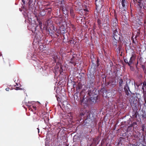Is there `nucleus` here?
Returning a JSON list of instances; mask_svg holds the SVG:
<instances>
[{
	"label": "nucleus",
	"instance_id": "1",
	"mask_svg": "<svg viewBox=\"0 0 146 146\" xmlns=\"http://www.w3.org/2000/svg\"><path fill=\"white\" fill-rule=\"evenodd\" d=\"M55 2L56 3H58L60 2L61 6L60 10H62L64 14L66 15L68 13V11L66 8V5L64 4L63 0H56Z\"/></svg>",
	"mask_w": 146,
	"mask_h": 146
},
{
	"label": "nucleus",
	"instance_id": "2",
	"mask_svg": "<svg viewBox=\"0 0 146 146\" xmlns=\"http://www.w3.org/2000/svg\"><path fill=\"white\" fill-rule=\"evenodd\" d=\"M113 34L111 36L112 39H114L116 40H119L120 35L119 34L118 30L119 31V27L112 28Z\"/></svg>",
	"mask_w": 146,
	"mask_h": 146
},
{
	"label": "nucleus",
	"instance_id": "3",
	"mask_svg": "<svg viewBox=\"0 0 146 146\" xmlns=\"http://www.w3.org/2000/svg\"><path fill=\"white\" fill-rule=\"evenodd\" d=\"M112 42L113 46L115 48H117L116 50L117 51L119 52L122 47V44L121 41H119V40H116L114 39Z\"/></svg>",
	"mask_w": 146,
	"mask_h": 146
},
{
	"label": "nucleus",
	"instance_id": "4",
	"mask_svg": "<svg viewBox=\"0 0 146 146\" xmlns=\"http://www.w3.org/2000/svg\"><path fill=\"white\" fill-rule=\"evenodd\" d=\"M88 78L89 79V83L91 87H94V86L95 83V77L94 74L88 73L87 75Z\"/></svg>",
	"mask_w": 146,
	"mask_h": 146
},
{
	"label": "nucleus",
	"instance_id": "5",
	"mask_svg": "<svg viewBox=\"0 0 146 146\" xmlns=\"http://www.w3.org/2000/svg\"><path fill=\"white\" fill-rule=\"evenodd\" d=\"M136 58V56L133 54L131 55V56L130 58L129 61L127 60V59H124V61L126 64H127L130 67L133 63L134 61Z\"/></svg>",
	"mask_w": 146,
	"mask_h": 146
},
{
	"label": "nucleus",
	"instance_id": "6",
	"mask_svg": "<svg viewBox=\"0 0 146 146\" xmlns=\"http://www.w3.org/2000/svg\"><path fill=\"white\" fill-rule=\"evenodd\" d=\"M113 17L114 18L113 19L112 23L111 24L113 27L112 28H112H116L117 27H118L117 25L118 22L117 15L116 12L115 11H114Z\"/></svg>",
	"mask_w": 146,
	"mask_h": 146
},
{
	"label": "nucleus",
	"instance_id": "7",
	"mask_svg": "<svg viewBox=\"0 0 146 146\" xmlns=\"http://www.w3.org/2000/svg\"><path fill=\"white\" fill-rule=\"evenodd\" d=\"M125 92L127 95V97H128V96L130 95V93H131V92L129 90V87L128 85V84L126 82V84L124 88Z\"/></svg>",
	"mask_w": 146,
	"mask_h": 146
},
{
	"label": "nucleus",
	"instance_id": "8",
	"mask_svg": "<svg viewBox=\"0 0 146 146\" xmlns=\"http://www.w3.org/2000/svg\"><path fill=\"white\" fill-rule=\"evenodd\" d=\"M63 21V18L62 17H57L55 18V23L58 26L62 24Z\"/></svg>",
	"mask_w": 146,
	"mask_h": 146
},
{
	"label": "nucleus",
	"instance_id": "9",
	"mask_svg": "<svg viewBox=\"0 0 146 146\" xmlns=\"http://www.w3.org/2000/svg\"><path fill=\"white\" fill-rule=\"evenodd\" d=\"M116 80L113 79H111L107 82V85H109L112 87H115L116 85Z\"/></svg>",
	"mask_w": 146,
	"mask_h": 146
},
{
	"label": "nucleus",
	"instance_id": "10",
	"mask_svg": "<svg viewBox=\"0 0 146 146\" xmlns=\"http://www.w3.org/2000/svg\"><path fill=\"white\" fill-rule=\"evenodd\" d=\"M146 2V0H139L138 2V5L140 8H142V7H144Z\"/></svg>",
	"mask_w": 146,
	"mask_h": 146
},
{
	"label": "nucleus",
	"instance_id": "11",
	"mask_svg": "<svg viewBox=\"0 0 146 146\" xmlns=\"http://www.w3.org/2000/svg\"><path fill=\"white\" fill-rule=\"evenodd\" d=\"M85 117L87 119H90L92 120V118L93 117V114L90 111H88L85 113Z\"/></svg>",
	"mask_w": 146,
	"mask_h": 146
},
{
	"label": "nucleus",
	"instance_id": "12",
	"mask_svg": "<svg viewBox=\"0 0 146 146\" xmlns=\"http://www.w3.org/2000/svg\"><path fill=\"white\" fill-rule=\"evenodd\" d=\"M97 97L98 96L97 95H95L94 96L91 97L90 98V101L93 103H95L98 99Z\"/></svg>",
	"mask_w": 146,
	"mask_h": 146
},
{
	"label": "nucleus",
	"instance_id": "13",
	"mask_svg": "<svg viewBox=\"0 0 146 146\" xmlns=\"http://www.w3.org/2000/svg\"><path fill=\"white\" fill-rule=\"evenodd\" d=\"M77 56V54H74L72 55V57L71 59V60L70 62L74 65V66L76 65V63L74 61H73V59L75 58H76Z\"/></svg>",
	"mask_w": 146,
	"mask_h": 146
},
{
	"label": "nucleus",
	"instance_id": "14",
	"mask_svg": "<svg viewBox=\"0 0 146 146\" xmlns=\"http://www.w3.org/2000/svg\"><path fill=\"white\" fill-rule=\"evenodd\" d=\"M59 67L60 69V73H61V72H63V69H62V67L61 66V64L59 62H58L56 64V65L55 67V69H58L59 68Z\"/></svg>",
	"mask_w": 146,
	"mask_h": 146
},
{
	"label": "nucleus",
	"instance_id": "15",
	"mask_svg": "<svg viewBox=\"0 0 146 146\" xmlns=\"http://www.w3.org/2000/svg\"><path fill=\"white\" fill-rule=\"evenodd\" d=\"M92 89H91L90 88H89L88 89V94L89 96H91L93 94V91L94 89V87H91Z\"/></svg>",
	"mask_w": 146,
	"mask_h": 146
},
{
	"label": "nucleus",
	"instance_id": "16",
	"mask_svg": "<svg viewBox=\"0 0 146 146\" xmlns=\"http://www.w3.org/2000/svg\"><path fill=\"white\" fill-rule=\"evenodd\" d=\"M96 5L98 7H102V5L100 1V0H95Z\"/></svg>",
	"mask_w": 146,
	"mask_h": 146
},
{
	"label": "nucleus",
	"instance_id": "17",
	"mask_svg": "<svg viewBox=\"0 0 146 146\" xmlns=\"http://www.w3.org/2000/svg\"><path fill=\"white\" fill-rule=\"evenodd\" d=\"M121 3L122 4V6L123 7L124 10L125 11V9H126V1L125 0H122L121 1Z\"/></svg>",
	"mask_w": 146,
	"mask_h": 146
},
{
	"label": "nucleus",
	"instance_id": "18",
	"mask_svg": "<svg viewBox=\"0 0 146 146\" xmlns=\"http://www.w3.org/2000/svg\"><path fill=\"white\" fill-rule=\"evenodd\" d=\"M70 14L71 17L73 18H74L75 16V13L74 12V11L71 8L70 9Z\"/></svg>",
	"mask_w": 146,
	"mask_h": 146
},
{
	"label": "nucleus",
	"instance_id": "19",
	"mask_svg": "<svg viewBox=\"0 0 146 146\" xmlns=\"http://www.w3.org/2000/svg\"><path fill=\"white\" fill-rule=\"evenodd\" d=\"M119 85L120 87L121 88L122 87L123 84V81L122 78H120V79L119 80Z\"/></svg>",
	"mask_w": 146,
	"mask_h": 146
},
{
	"label": "nucleus",
	"instance_id": "20",
	"mask_svg": "<svg viewBox=\"0 0 146 146\" xmlns=\"http://www.w3.org/2000/svg\"><path fill=\"white\" fill-rule=\"evenodd\" d=\"M109 17L108 15H106V16L104 20V23H106L109 21Z\"/></svg>",
	"mask_w": 146,
	"mask_h": 146
},
{
	"label": "nucleus",
	"instance_id": "21",
	"mask_svg": "<svg viewBox=\"0 0 146 146\" xmlns=\"http://www.w3.org/2000/svg\"><path fill=\"white\" fill-rule=\"evenodd\" d=\"M26 105L27 106H28L29 110H31V111H33V109L31 108L32 105H31V104L29 102L28 104H26Z\"/></svg>",
	"mask_w": 146,
	"mask_h": 146
},
{
	"label": "nucleus",
	"instance_id": "22",
	"mask_svg": "<svg viewBox=\"0 0 146 146\" xmlns=\"http://www.w3.org/2000/svg\"><path fill=\"white\" fill-rule=\"evenodd\" d=\"M104 29L106 31H109L110 29V28L109 26H104Z\"/></svg>",
	"mask_w": 146,
	"mask_h": 146
},
{
	"label": "nucleus",
	"instance_id": "23",
	"mask_svg": "<svg viewBox=\"0 0 146 146\" xmlns=\"http://www.w3.org/2000/svg\"><path fill=\"white\" fill-rule=\"evenodd\" d=\"M59 56H54L53 57V59L54 60V61L55 62H57L58 60Z\"/></svg>",
	"mask_w": 146,
	"mask_h": 146
},
{
	"label": "nucleus",
	"instance_id": "24",
	"mask_svg": "<svg viewBox=\"0 0 146 146\" xmlns=\"http://www.w3.org/2000/svg\"><path fill=\"white\" fill-rule=\"evenodd\" d=\"M143 86L142 88V90H143V93H144V87H145L146 88V82L145 81L144 82H143Z\"/></svg>",
	"mask_w": 146,
	"mask_h": 146
},
{
	"label": "nucleus",
	"instance_id": "25",
	"mask_svg": "<svg viewBox=\"0 0 146 146\" xmlns=\"http://www.w3.org/2000/svg\"><path fill=\"white\" fill-rule=\"evenodd\" d=\"M138 115V113L136 111H134L133 113L132 116L133 118H136Z\"/></svg>",
	"mask_w": 146,
	"mask_h": 146
},
{
	"label": "nucleus",
	"instance_id": "26",
	"mask_svg": "<svg viewBox=\"0 0 146 146\" xmlns=\"http://www.w3.org/2000/svg\"><path fill=\"white\" fill-rule=\"evenodd\" d=\"M134 99V100L135 99H136V98L135 97V98H133ZM133 99H132L133 100ZM136 101H133V100L131 101V103H133V104H136L137 103H138V101L137 100V99H136Z\"/></svg>",
	"mask_w": 146,
	"mask_h": 146
},
{
	"label": "nucleus",
	"instance_id": "27",
	"mask_svg": "<svg viewBox=\"0 0 146 146\" xmlns=\"http://www.w3.org/2000/svg\"><path fill=\"white\" fill-rule=\"evenodd\" d=\"M141 116L142 119H146V113H144L143 114L141 115Z\"/></svg>",
	"mask_w": 146,
	"mask_h": 146
},
{
	"label": "nucleus",
	"instance_id": "28",
	"mask_svg": "<svg viewBox=\"0 0 146 146\" xmlns=\"http://www.w3.org/2000/svg\"><path fill=\"white\" fill-rule=\"evenodd\" d=\"M66 33V31L65 30H62L60 31V33L61 34H62L63 36L64 37V35H63Z\"/></svg>",
	"mask_w": 146,
	"mask_h": 146
},
{
	"label": "nucleus",
	"instance_id": "29",
	"mask_svg": "<svg viewBox=\"0 0 146 146\" xmlns=\"http://www.w3.org/2000/svg\"><path fill=\"white\" fill-rule=\"evenodd\" d=\"M76 91L77 92H79V91L80 89H81V86H80L79 84L77 85L76 86Z\"/></svg>",
	"mask_w": 146,
	"mask_h": 146
},
{
	"label": "nucleus",
	"instance_id": "30",
	"mask_svg": "<svg viewBox=\"0 0 146 146\" xmlns=\"http://www.w3.org/2000/svg\"><path fill=\"white\" fill-rule=\"evenodd\" d=\"M143 97L145 103H146V93H144Z\"/></svg>",
	"mask_w": 146,
	"mask_h": 146
},
{
	"label": "nucleus",
	"instance_id": "31",
	"mask_svg": "<svg viewBox=\"0 0 146 146\" xmlns=\"http://www.w3.org/2000/svg\"><path fill=\"white\" fill-rule=\"evenodd\" d=\"M83 5L82 6L83 7H84H84L85 8V9H84V10L85 11H88V8H86L87 7V6L86 5Z\"/></svg>",
	"mask_w": 146,
	"mask_h": 146
},
{
	"label": "nucleus",
	"instance_id": "32",
	"mask_svg": "<svg viewBox=\"0 0 146 146\" xmlns=\"http://www.w3.org/2000/svg\"><path fill=\"white\" fill-rule=\"evenodd\" d=\"M68 116L69 117H71V118H70V119H72L73 117V116H72V113H69L68 114Z\"/></svg>",
	"mask_w": 146,
	"mask_h": 146
},
{
	"label": "nucleus",
	"instance_id": "33",
	"mask_svg": "<svg viewBox=\"0 0 146 146\" xmlns=\"http://www.w3.org/2000/svg\"><path fill=\"white\" fill-rule=\"evenodd\" d=\"M84 98H82V99H81L80 100V103L81 104H82L84 101Z\"/></svg>",
	"mask_w": 146,
	"mask_h": 146
},
{
	"label": "nucleus",
	"instance_id": "34",
	"mask_svg": "<svg viewBox=\"0 0 146 146\" xmlns=\"http://www.w3.org/2000/svg\"><path fill=\"white\" fill-rule=\"evenodd\" d=\"M133 36L131 38V40H132V42L133 43H135V41L134 39V38H133Z\"/></svg>",
	"mask_w": 146,
	"mask_h": 146
},
{
	"label": "nucleus",
	"instance_id": "35",
	"mask_svg": "<svg viewBox=\"0 0 146 146\" xmlns=\"http://www.w3.org/2000/svg\"><path fill=\"white\" fill-rule=\"evenodd\" d=\"M144 128H145V126L144 125H142L141 130L143 131H144Z\"/></svg>",
	"mask_w": 146,
	"mask_h": 146
},
{
	"label": "nucleus",
	"instance_id": "36",
	"mask_svg": "<svg viewBox=\"0 0 146 146\" xmlns=\"http://www.w3.org/2000/svg\"><path fill=\"white\" fill-rule=\"evenodd\" d=\"M85 116V113H81L80 114V116Z\"/></svg>",
	"mask_w": 146,
	"mask_h": 146
},
{
	"label": "nucleus",
	"instance_id": "37",
	"mask_svg": "<svg viewBox=\"0 0 146 146\" xmlns=\"http://www.w3.org/2000/svg\"><path fill=\"white\" fill-rule=\"evenodd\" d=\"M33 108L35 110H36V106H33V105H32V106H31V108Z\"/></svg>",
	"mask_w": 146,
	"mask_h": 146
},
{
	"label": "nucleus",
	"instance_id": "38",
	"mask_svg": "<svg viewBox=\"0 0 146 146\" xmlns=\"http://www.w3.org/2000/svg\"><path fill=\"white\" fill-rule=\"evenodd\" d=\"M15 89L16 90H21V88H20L19 87H16Z\"/></svg>",
	"mask_w": 146,
	"mask_h": 146
},
{
	"label": "nucleus",
	"instance_id": "39",
	"mask_svg": "<svg viewBox=\"0 0 146 146\" xmlns=\"http://www.w3.org/2000/svg\"><path fill=\"white\" fill-rule=\"evenodd\" d=\"M9 88H7L5 89L7 91H9Z\"/></svg>",
	"mask_w": 146,
	"mask_h": 146
},
{
	"label": "nucleus",
	"instance_id": "40",
	"mask_svg": "<svg viewBox=\"0 0 146 146\" xmlns=\"http://www.w3.org/2000/svg\"><path fill=\"white\" fill-rule=\"evenodd\" d=\"M22 1V2L24 4H25V1H24V0H21Z\"/></svg>",
	"mask_w": 146,
	"mask_h": 146
},
{
	"label": "nucleus",
	"instance_id": "41",
	"mask_svg": "<svg viewBox=\"0 0 146 146\" xmlns=\"http://www.w3.org/2000/svg\"><path fill=\"white\" fill-rule=\"evenodd\" d=\"M138 35H136V36H135V39H136V40H137V39H136V38L138 37Z\"/></svg>",
	"mask_w": 146,
	"mask_h": 146
},
{
	"label": "nucleus",
	"instance_id": "42",
	"mask_svg": "<svg viewBox=\"0 0 146 146\" xmlns=\"http://www.w3.org/2000/svg\"><path fill=\"white\" fill-rule=\"evenodd\" d=\"M31 0H29L28 3L29 4V5H30V4L31 3Z\"/></svg>",
	"mask_w": 146,
	"mask_h": 146
},
{
	"label": "nucleus",
	"instance_id": "43",
	"mask_svg": "<svg viewBox=\"0 0 146 146\" xmlns=\"http://www.w3.org/2000/svg\"><path fill=\"white\" fill-rule=\"evenodd\" d=\"M140 21V20H139V23L140 24V23H142V22H141V21Z\"/></svg>",
	"mask_w": 146,
	"mask_h": 146
},
{
	"label": "nucleus",
	"instance_id": "44",
	"mask_svg": "<svg viewBox=\"0 0 146 146\" xmlns=\"http://www.w3.org/2000/svg\"><path fill=\"white\" fill-rule=\"evenodd\" d=\"M99 61L98 59H97V63H98L99 62Z\"/></svg>",
	"mask_w": 146,
	"mask_h": 146
},
{
	"label": "nucleus",
	"instance_id": "45",
	"mask_svg": "<svg viewBox=\"0 0 146 146\" xmlns=\"http://www.w3.org/2000/svg\"><path fill=\"white\" fill-rule=\"evenodd\" d=\"M134 146H139L138 145H134Z\"/></svg>",
	"mask_w": 146,
	"mask_h": 146
},
{
	"label": "nucleus",
	"instance_id": "46",
	"mask_svg": "<svg viewBox=\"0 0 146 146\" xmlns=\"http://www.w3.org/2000/svg\"><path fill=\"white\" fill-rule=\"evenodd\" d=\"M76 96H77V94H78V92L77 93H76Z\"/></svg>",
	"mask_w": 146,
	"mask_h": 146
},
{
	"label": "nucleus",
	"instance_id": "47",
	"mask_svg": "<svg viewBox=\"0 0 146 146\" xmlns=\"http://www.w3.org/2000/svg\"><path fill=\"white\" fill-rule=\"evenodd\" d=\"M77 100H79V98H78V97L77 96Z\"/></svg>",
	"mask_w": 146,
	"mask_h": 146
},
{
	"label": "nucleus",
	"instance_id": "48",
	"mask_svg": "<svg viewBox=\"0 0 146 146\" xmlns=\"http://www.w3.org/2000/svg\"><path fill=\"white\" fill-rule=\"evenodd\" d=\"M133 2L135 3V0H133Z\"/></svg>",
	"mask_w": 146,
	"mask_h": 146
},
{
	"label": "nucleus",
	"instance_id": "49",
	"mask_svg": "<svg viewBox=\"0 0 146 146\" xmlns=\"http://www.w3.org/2000/svg\"><path fill=\"white\" fill-rule=\"evenodd\" d=\"M36 27H35V30H36Z\"/></svg>",
	"mask_w": 146,
	"mask_h": 146
},
{
	"label": "nucleus",
	"instance_id": "50",
	"mask_svg": "<svg viewBox=\"0 0 146 146\" xmlns=\"http://www.w3.org/2000/svg\"><path fill=\"white\" fill-rule=\"evenodd\" d=\"M37 129H38V132H39V129H38V128H37Z\"/></svg>",
	"mask_w": 146,
	"mask_h": 146
},
{
	"label": "nucleus",
	"instance_id": "51",
	"mask_svg": "<svg viewBox=\"0 0 146 146\" xmlns=\"http://www.w3.org/2000/svg\"><path fill=\"white\" fill-rule=\"evenodd\" d=\"M107 146H111V145H109L108 146L107 145Z\"/></svg>",
	"mask_w": 146,
	"mask_h": 146
},
{
	"label": "nucleus",
	"instance_id": "52",
	"mask_svg": "<svg viewBox=\"0 0 146 146\" xmlns=\"http://www.w3.org/2000/svg\"><path fill=\"white\" fill-rule=\"evenodd\" d=\"M95 141V139H93V141Z\"/></svg>",
	"mask_w": 146,
	"mask_h": 146
},
{
	"label": "nucleus",
	"instance_id": "53",
	"mask_svg": "<svg viewBox=\"0 0 146 146\" xmlns=\"http://www.w3.org/2000/svg\"><path fill=\"white\" fill-rule=\"evenodd\" d=\"M35 37L36 38V37H37V35H36L35 36Z\"/></svg>",
	"mask_w": 146,
	"mask_h": 146
},
{
	"label": "nucleus",
	"instance_id": "54",
	"mask_svg": "<svg viewBox=\"0 0 146 146\" xmlns=\"http://www.w3.org/2000/svg\"><path fill=\"white\" fill-rule=\"evenodd\" d=\"M41 24H42V23H39V24L40 25Z\"/></svg>",
	"mask_w": 146,
	"mask_h": 146
},
{
	"label": "nucleus",
	"instance_id": "55",
	"mask_svg": "<svg viewBox=\"0 0 146 146\" xmlns=\"http://www.w3.org/2000/svg\"><path fill=\"white\" fill-rule=\"evenodd\" d=\"M77 10H78V9H77V8L76 9Z\"/></svg>",
	"mask_w": 146,
	"mask_h": 146
},
{
	"label": "nucleus",
	"instance_id": "56",
	"mask_svg": "<svg viewBox=\"0 0 146 146\" xmlns=\"http://www.w3.org/2000/svg\"><path fill=\"white\" fill-rule=\"evenodd\" d=\"M116 76H117V74H116Z\"/></svg>",
	"mask_w": 146,
	"mask_h": 146
},
{
	"label": "nucleus",
	"instance_id": "57",
	"mask_svg": "<svg viewBox=\"0 0 146 146\" xmlns=\"http://www.w3.org/2000/svg\"><path fill=\"white\" fill-rule=\"evenodd\" d=\"M66 146H68V145H66Z\"/></svg>",
	"mask_w": 146,
	"mask_h": 146
},
{
	"label": "nucleus",
	"instance_id": "58",
	"mask_svg": "<svg viewBox=\"0 0 146 146\" xmlns=\"http://www.w3.org/2000/svg\"><path fill=\"white\" fill-rule=\"evenodd\" d=\"M106 146H107V145H106Z\"/></svg>",
	"mask_w": 146,
	"mask_h": 146
}]
</instances>
